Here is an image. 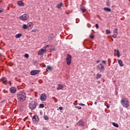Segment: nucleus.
Listing matches in <instances>:
<instances>
[{"label": "nucleus", "mask_w": 130, "mask_h": 130, "mask_svg": "<svg viewBox=\"0 0 130 130\" xmlns=\"http://www.w3.org/2000/svg\"><path fill=\"white\" fill-rule=\"evenodd\" d=\"M51 50H54V49H51Z\"/></svg>", "instance_id": "55"}, {"label": "nucleus", "mask_w": 130, "mask_h": 130, "mask_svg": "<svg viewBox=\"0 0 130 130\" xmlns=\"http://www.w3.org/2000/svg\"><path fill=\"white\" fill-rule=\"evenodd\" d=\"M43 68H46V64H44L43 65Z\"/></svg>", "instance_id": "51"}, {"label": "nucleus", "mask_w": 130, "mask_h": 130, "mask_svg": "<svg viewBox=\"0 0 130 130\" xmlns=\"http://www.w3.org/2000/svg\"><path fill=\"white\" fill-rule=\"evenodd\" d=\"M90 38H91V39H93V38H94V35H90Z\"/></svg>", "instance_id": "41"}, {"label": "nucleus", "mask_w": 130, "mask_h": 130, "mask_svg": "<svg viewBox=\"0 0 130 130\" xmlns=\"http://www.w3.org/2000/svg\"><path fill=\"white\" fill-rule=\"evenodd\" d=\"M118 64H119L120 67H123V63L121 60H119L118 61Z\"/></svg>", "instance_id": "20"}, {"label": "nucleus", "mask_w": 130, "mask_h": 130, "mask_svg": "<svg viewBox=\"0 0 130 130\" xmlns=\"http://www.w3.org/2000/svg\"><path fill=\"white\" fill-rule=\"evenodd\" d=\"M102 77V75L99 74V73H98L96 74V79H97V80H99V79H100V78H101Z\"/></svg>", "instance_id": "21"}, {"label": "nucleus", "mask_w": 130, "mask_h": 130, "mask_svg": "<svg viewBox=\"0 0 130 130\" xmlns=\"http://www.w3.org/2000/svg\"><path fill=\"white\" fill-rule=\"evenodd\" d=\"M108 61L109 62V66H110V62H111V60H110V59H108Z\"/></svg>", "instance_id": "39"}, {"label": "nucleus", "mask_w": 130, "mask_h": 130, "mask_svg": "<svg viewBox=\"0 0 130 130\" xmlns=\"http://www.w3.org/2000/svg\"><path fill=\"white\" fill-rule=\"evenodd\" d=\"M27 29L28 30H31V29L33 28V23H32V22H29L28 23H27Z\"/></svg>", "instance_id": "13"}, {"label": "nucleus", "mask_w": 130, "mask_h": 130, "mask_svg": "<svg viewBox=\"0 0 130 130\" xmlns=\"http://www.w3.org/2000/svg\"><path fill=\"white\" fill-rule=\"evenodd\" d=\"M59 110H62V109H63V108H62V107H59Z\"/></svg>", "instance_id": "42"}, {"label": "nucleus", "mask_w": 130, "mask_h": 130, "mask_svg": "<svg viewBox=\"0 0 130 130\" xmlns=\"http://www.w3.org/2000/svg\"><path fill=\"white\" fill-rule=\"evenodd\" d=\"M97 69L100 72V73H104V70L105 68H104V65H103V64H99V65L97 66Z\"/></svg>", "instance_id": "4"}, {"label": "nucleus", "mask_w": 130, "mask_h": 130, "mask_svg": "<svg viewBox=\"0 0 130 130\" xmlns=\"http://www.w3.org/2000/svg\"><path fill=\"white\" fill-rule=\"evenodd\" d=\"M8 83L10 84V85H11V81L8 82Z\"/></svg>", "instance_id": "54"}, {"label": "nucleus", "mask_w": 130, "mask_h": 130, "mask_svg": "<svg viewBox=\"0 0 130 130\" xmlns=\"http://www.w3.org/2000/svg\"><path fill=\"white\" fill-rule=\"evenodd\" d=\"M26 92H24V91L19 92L17 94V99L18 101H20V102L25 101V100H26Z\"/></svg>", "instance_id": "1"}, {"label": "nucleus", "mask_w": 130, "mask_h": 130, "mask_svg": "<svg viewBox=\"0 0 130 130\" xmlns=\"http://www.w3.org/2000/svg\"><path fill=\"white\" fill-rule=\"evenodd\" d=\"M98 83H99V84H100V81H98Z\"/></svg>", "instance_id": "56"}, {"label": "nucleus", "mask_w": 130, "mask_h": 130, "mask_svg": "<svg viewBox=\"0 0 130 130\" xmlns=\"http://www.w3.org/2000/svg\"><path fill=\"white\" fill-rule=\"evenodd\" d=\"M4 11H5V9L0 6V13H4Z\"/></svg>", "instance_id": "26"}, {"label": "nucleus", "mask_w": 130, "mask_h": 130, "mask_svg": "<svg viewBox=\"0 0 130 130\" xmlns=\"http://www.w3.org/2000/svg\"><path fill=\"white\" fill-rule=\"evenodd\" d=\"M39 107H40V108H44V104H40Z\"/></svg>", "instance_id": "30"}, {"label": "nucleus", "mask_w": 130, "mask_h": 130, "mask_svg": "<svg viewBox=\"0 0 130 130\" xmlns=\"http://www.w3.org/2000/svg\"><path fill=\"white\" fill-rule=\"evenodd\" d=\"M109 107H110L109 105H107V108H109Z\"/></svg>", "instance_id": "52"}, {"label": "nucleus", "mask_w": 130, "mask_h": 130, "mask_svg": "<svg viewBox=\"0 0 130 130\" xmlns=\"http://www.w3.org/2000/svg\"><path fill=\"white\" fill-rule=\"evenodd\" d=\"M28 106L30 110H35L37 107V102L32 101L29 103Z\"/></svg>", "instance_id": "2"}, {"label": "nucleus", "mask_w": 130, "mask_h": 130, "mask_svg": "<svg viewBox=\"0 0 130 130\" xmlns=\"http://www.w3.org/2000/svg\"><path fill=\"white\" fill-rule=\"evenodd\" d=\"M112 125L115 126V127H119L118 124L115 123V122H113Z\"/></svg>", "instance_id": "24"}, {"label": "nucleus", "mask_w": 130, "mask_h": 130, "mask_svg": "<svg viewBox=\"0 0 130 130\" xmlns=\"http://www.w3.org/2000/svg\"><path fill=\"white\" fill-rule=\"evenodd\" d=\"M113 33L114 34H118L117 28H114V31H113Z\"/></svg>", "instance_id": "29"}, {"label": "nucleus", "mask_w": 130, "mask_h": 130, "mask_svg": "<svg viewBox=\"0 0 130 130\" xmlns=\"http://www.w3.org/2000/svg\"><path fill=\"white\" fill-rule=\"evenodd\" d=\"M17 4L18 6H20L21 7H23V6H24V3L22 1H18Z\"/></svg>", "instance_id": "18"}, {"label": "nucleus", "mask_w": 130, "mask_h": 130, "mask_svg": "<svg viewBox=\"0 0 130 130\" xmlns=\"http://www.w3.org/2000/svg\"><path fill=\"white\" fill-rule=\"evenodd\" d=\"M95 27L96 28V29H98V28H99V25H98V24H95Z\"/></svg>", "instance_id": "40"}, {"label": "nucleus", "mask_w": 130, "mask_h": 130, "mask_svg": "<svg viewBox=\"0 0 130 130\" xmlns=\"http://www.w3.org/2000/svg\"><path fill=\"white\" fill-rule=\"evenodd\" d=\"M87 105H88V106L89 105V103H87Z\"/></svg>", "instance_id": "58"}, {"label": "nucleus", "mask_w": 130, "mask_h": 130, "mask_svg": "<svg viewBox=\"0 0 130 130\" xmlns=\"http://www.w3.org/2000/svg\"><path fill=\"white\" fill-rule=\"evenodd\" d=\"M22 34H18L16 35H15L16 38H20V37H21Z\"/></svg>", "instance_id": "23"}, {"label": "nucleus", "mask_w": 130, "mask_h": 130, "mask_svg": "<svg viewBox=\"0 0 130 130\" xmlns=\"http://www.w3.org/2000/svg\"><path fill=\"white\" fill-rule=\"evenodd\" d=\"M44 118L45 120H48V119H49V118H48L47 115L44 116Z\"/></svg>", "instance_id": "27"}, {"label": "nucleus", "mask_w": 130, "mask_h": 130, "mask_svg": "<svg viewBox=\"0 0 130 130\" xmlns=\"http://www.w3.org/2000/svg\"><path fill=\"white\" fill-rule=\"evenodd\" d=\"M32 121L35 122H38L39 121V118L37 115H34L32 117Z\"/></svg>", "instance_id": "11"}, {"label": "nucleus", "mask_w": 130, "mask_h": 130, "mask_svg": "<svg viewBox=\"0 0 130 130\" xmlns=\"http://www.w3.org/2000/svg\"><path fill=\"white\" fill-rule=\"evenodd\" d=\"M94 104H95V105H97V102H94Z\"/></svg>", "instance_id": "53"}, {"label": "nucleus", "mask_w": 130, "mask_h": 130, "mask_svg": "<svg viewBox=\"0 0 130 130\" xmlns=\"http://www.w3.org/2000/svg\"><path fill=\"white\" fill-rule=\"evenodd\" d=\"M104 11H106V12H111V9L109 8H104Z\"/></svg>", "instance_id": "22"}, {"label": "nucleus", "mask_w": 130, "mask_h": 130, "mask_svg": "<svg viewBox=\"0 0 130 130\" xmlns=\"http://www.w3.org/2000/svg\"><path fill=\"white\" fill-rule=\"evenodd\" d=\"M47 98V96H46V94L45 93H42L40 95V99L41 101H45Z\"/></svg>", "instance_id": "8"}, {"label": "nucleus", "mask_w": 130, "mask_h": 130, "mask_svg": "<svg viewBox=\"0 0 130 130\" xmlns=\"http://www.w3.org/2000/svg\"><path fill=\"white\" fill-rule=\"evenodd\" d=\"M63 5V3L61 2L59 4L57 5L56 8H57L58 9H60V8H61V7H62Z\"/></svg>", "instance_id": "17"}, {"label": "nucleus", "mask_w": 130, "mask_h": 130, "mask_svg": "<svg viewBox=\"0 0 130 130\" xmlns=\"http://www.w3.org/2000/svg\"><path fill=\"white\" fill-rule=\"evenodd\" d=\"M100 62V61H99V60L96 61V63H99V62Z\"/></svg>", "instance_id": "50"}, {"label": "nucleus", "mask_w": 130, "mask_h": 130, "mask_svg": "<svg viewBox=\"0 0 130 130\" xmlns=\"http://www.w3.org/2000/svg\"><path fill=\"white\" fill-rule=\"evenodd\" d=\"M102 62H103V63H104L105 64L106 63V61H105V60H103L102 61Z\"/></svg>", "instance_id": "43"}, {"label": "nucleus", "mask_w": 130, "mask_h": 130, "mask_svg": "<svg viewBox=\"0 0 130 130\" xmlns=\"http://www.w3.org/2000/svg\"><path fill=\"white\" fill-rule=\"evenodd\" d=\"M63 87L62 86V85L58 84L56 86V89L57 90H61V89H62Z\"/></svg>", "instance_id": "16"}, {"label": "nucleus", "mask_w": 130, "mask_h": 130, "mask_svg": "<svg viewBox=\"0 0 130 130\" xmlns=\"http://www.w3.org/2000/svg\"><path fill=\"white\" fill-rule=\"evenodd\" d=\"M9 90L11 93H16L17 92V88L15 87H11Z\"/></svg>", "instance_id": "12"}, {"label": "nucleus", "mask_w": 130, "mask_h": 130, "mask_svg": "<svg viewBox=\"0 0 130 130\" xmlns=\"http://www.w3.org/2000/svg\"><path fill=\"white\" fill-rule=\"evenodd\" d=\"M43 113L42 111L40 112V114H41V115H42Z\"/></svg>", "instance_id": "46"}, {"label": "nucleus", "mask_w": 130, "mask_h": 130, "mask_svg": "<svg viewBox=\"0 0 130 130\" xmlns=\"http://www.w3.org/2000/svg\"><path fill=\"white\" fill-rule=\"evenodd\" d=\"M67 63L68 66H70L72 62V55L68 54L66 58Z\"/></svg>", "instance_id": "5"}, {"label": "nucleus", "mask_w": 130, "mask_h": 130, "mask_svg": "<svg viewBox=\"0 0 130 130\" xmlns=\"http://www.w3.org/2000/svg\"><path fill=\"white\" fill-rule=\"evenodd\" d=\"M37 30L36 29L32 30V32H36Z\"/></svg>", "instance_id": "45"}, {"label": "nucleus", "mask_w": 130, "mask_h": 130, "mask_svg": "<svg viewBox=\"0 0 130 130\" xmlns=\"http://www.w3.org/2000/svg\"><path fill=\"white\" fill-rule=\"evenodd\" d=\"M106 33L107 34H110V33H111V31H110V30L109 29H106Z\"/></svg>", "instance_id": "31"}, {"label": "nucleus", "mask_w": 130, "mask_h": 130, "mask_svg": "<svg viewBox=\"0 0 130 130\" xmlns=\"http://www.w3.org/2000/svg\"><path fill=\"white\" fill-rule=\"evenodd\" d=\"M1 81L4 84V85H8V79L5 77H3L1 78Z\"/></svg>", "instance_id": "10"}, {"label": "nucleus", "mask_w": 130, "mask_h": 130, "mask_svg": "<svg viewBox=\"0 0 130 130\" xmlns=\"http://www.w3.org/2000/svg\"><path fill=\"white\" fill-rule=\"evenodd\" d=\"M88 27H89V28H90V27H91V24H88Z\"/></svg>", "instance_id": "49"}, {"label": "nucleus", "mask_w": 130, "mask_h": 130, "mask_svg": "<svg viewBox=\"0 0 130 130\" xmlns=\"http://www.w3.org/2000/svg\"><path fill=\"white\" fill-rule=\"evenodd\" d=\"M20 19L22 21H26L29 19V15L28 14H23L20 17Z\"/></svg>", "instance_id": "6"}, {"label": "nucleus", "mask_w": 130, "mask_h": 130, "mask_svg": "<svg viewBox=\"0 0 130 130\" xmlns=\"http://www.w3.org/2000/svg\"><path fill=\"white\" fill-rule=\"evenodd\" d=\"M43 130H48V129L46 127H43Z\"/></svg>", "instance_id": "44"}, {"label": "nucleus", "mask_w": 130, "mask_h": 130, "mask_svg": "<svg viewBox=\"0 0 130 130\" xmlns=\"http://www.w3.org/2000/svg\"><path fill=\"white\" fill-rule=\"evenodd\" d=\"M52 98V99H53V100H55V103H56V102H57V99H56V98H55V97L53 96Z\"/></svg>", "instance_id": "32"}, {"label": "nucleus", "mask_w": 130, "mask_h": 130, "mask_svg": "<svg viewBox=\"0 0 130 130\" xmlns=\"http://www.w3.org/2000/svg\"><path fill=\"white\" fill-rule=\"evenodd\" d=\"M80 10L82 11V13H85V12H87L86 8H85L83 5L80 6Z\"/></svg>", "instance_id": "15"}, {"label": "nucleus", "mask_w": 130, "mask_h": 130, "mask_svg": "<svg viewBox=\"0 0 130 130\" xmlns=\"http://www.w3.org/2000/svg\"><path fill=\"white\" fill-rule=\"evenodd\" d=\"M40 73V71L39 70H34L31 71L30 75L31 76H36V75H38V74H39Z\"/></svg>", "instance_id": "9"}, {"label": "nucleus", "mask_w": 130, "mask_h": 130, "mask_svg": "<svg viewBox=\"0 0 130 130\" xmlns=\"http://www.w3.org/2000/svg\"><path fill=\"white\" fill-rule=\"evenodd\" d=\"M115 52H116V55H117V57H119L120 56L119 50H118V49H117V50L115 49Z\"/></svg>", "instance_id": "19"}, {"label": "nucleus", "mask_w": 130, "mask_h": 130, "mask_svg": "<svg viewBox=\"0 0 130 130\" xmlns=\"http://www.w3.org/2000/svg\"><path fill=\"white\" fill-rule=\"evenodd\" d=\"M120 103L123 107H125V108H127L129 105L128 101L126 99H122L120 101Z\"/></svg>", "instance_id": "3"}, {"label": "nucleus", "mask_w": 130, "mask_h": 130, "mask_svg": "<svg viewBox=\"0 0 130 130\" xmlns=\"http://www.w3.org/2000/svg\"><path fill=\"white\" fill-rule=\"evenodd\" d=\"M88 27H89V28H90V27H91V24H88Z\"/></svg>", "instance_id": "48"}, {"label": "nucleus", "mask_w": 130, "mask_h": 130, "mask_svg": "<svg viewBox=\"0 0 130 130\" xmlns=\"http://www.w3.org/2000/svg\"><path fill=\"white\" fill-rule=\"evenodd\" d=\"M48 47H49V45H47L46 46H44L43 48H44L45 49H46Z\"/></svg>", "instance_id": "36"}, {"label": "nucleus", "mask_w": 130, "mask_h": 130, "mask_svg": "<svg viewBox=\"0 0 130 130\" xmlns=\"http://www.w3.org/2000/svg\"><path fill=\"white\" fill-rule=\"evenodd\" d=\"M24 57H25V58H28V57H29V54H24Z\"/></svg>", "instance_id": "33"}, {"label": "nucleus", "mask_w": 130, "mask_h": 130, "mask_svg": "<svg viewBox=\"0 0 130 130\" xmlns=\"http://www.w3.org/2000/svg\"><path fill=\"white\" fill-rule=\"evenodd\" d=\"M75 107L78 109H82V107L81 106H75Z\"/></svg>", "instance_id": "35"}, {"label": "nucleus", "mask_w": 130, "mask_h": 130, "mask_svg": "<svg viewBox=\"0 0 130 130\" xmlns=\"http://www.w3.org/2000/svg\"><path fill=\"white\" fill-rule=\"evenodd\" d=\"M106 5H107V6L108 7H110V2H107L106 3Z\"/></svg>", "instance_id": "34"}, {"label": "nucleus", "mask_w": 130, "mask_h": 130, "mask_svg": "<svg viewBox=\"0 0 130 130\" xmlns=\"http://www.w3.org/2000/svg\"><path fill=\"white\" fill-rule=\"evenodd\" d=\"M78 125L79 126L81 125V126H85V122H84V121H83L82 120H80L78 122Z\"/></svg>", "instance_id": "14"}, {"label": "nucleus", "mask_w": 130, "mask_h": 130, "mask_svg": "<svg viewBox=\"0 0 130 130\" xmlns=\"http://www.w3.org/2000/svg\"><path fill=\"white\" fill-rule=\"evenodd\" d=\"M112 37H113L114 38H116L117 35H116V34H114L113 35Z\"/></svg>", "instance_id": "38"}, {"label": "nucleus", "mask_w": 130, "mask_h": 130, "mask_svg": "<svg viewBox=\"0 0 130 130\" xmlns=\"http://www.w3.org/2000/svg\"><path fill=\"white\" fill-rule=\"evenodd\" d=\"M78 105H80V106H85V104H82V103L78 104Z\"/></svg>", "instance_id": "37"}, {"label": "nucleus", "mask_w": 130, "mask_h": 130, "mask_svg": "<svg viewBox=\"0 0 130 130\" xmlns=\"http://www.w3.org/2000/svg\"><path fill=\"white\" fill-rule=\"evenodd\" d=\"M23 29H28V26H27V24H23Z\"/></svg>", "instance_id": "28"}, {"label": "nucleus", "mask_w": 130, "mask_h": 130, "mask_svg": "<svg viewBox=\"0 0 130 130\" xmlns=\"http://www.w3.org/2000/svg\"><path fill=\"white\" fill-rule=\"evenodd\" d=\"M67 128H69V126H67Z\"/></svg>", "instance_id": "57"}, {"label": "nucleus", "mask_w": 130, "mask_h": 130, "mask_svg": "<svg viewBox=\"0 0 130 130\" xmlns=\"http://www.w3.org/2000/svg\"><path fill=\"white\" fill-rule=\"evenodd\" d=\"M51 70H52V68H51V67L50 66L47 67L46 71H51Z\"/></svg>", "instance_id": "25"}, {"label": "nucleus", "mask_w": 130, "mask_h": 130, "mask_svg": "<svg viewBox=\"0 0 130 130\" xmlns=\"http://www.w3.org/2000/svg\"><path fill=\"white\" fill-rule=\"evenodd\" d=\"M9 92L7 90H4V93H8Z\"/></svg>", "instance_id": "47"}, {"label": "nucleus", "mask_w": 130, "mask_h": 130, "mask_svg": "<svg viewBox=\"0 0 130 130\" xmlns=\"http://www.w3.org/2000/svg\"><path fill=\"white\" fill-rule=\"evenodd\" d=\"M47 51V49H45L44 48L41 49L39 50L38 54V55H42V54H44L45 53H46Z\"/></svg>", "instance_id": "7"}]
</instances>
